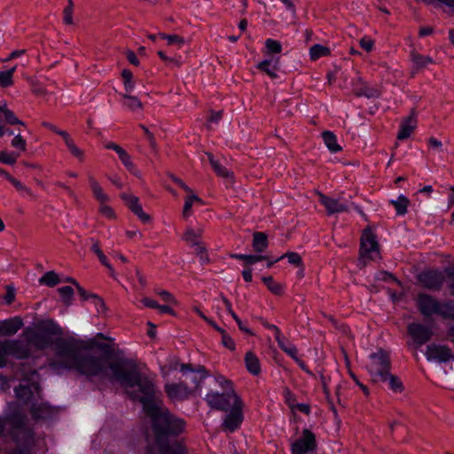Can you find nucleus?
I'll use <instances>...</instances> for the list:
<instances>
[{"label": "nucleus", "mask_w": 454, "mask_h": 454, "mask_svg": "<svg viewBox=\"0 0 454 454\" xmlns=\"http://www.w3.org/2000/svg\"><path fill=\"white\" fill-rule=\"evenodd\" d=\"M407 331L418 347L426 344L433 336L432 329L420 323H411Z\"/></svg>", "instance_id": "f8f14e48"}, {"label": "nucleus", "mask_w": 454, "mask_h": 454, "mask_svg": "<svg viewBox=\"0 0 454 454\" xmlns=\"http://www.w3.org/2000/svg\"><path fill=\"white\" fill-rule=\"evenodd\" d=\"M317 449L316 435L309 429H303L302 435L291 445L292 454H307Z\"/></svg>", "instance_id": "9b49d317"}, {"label": "nucleus", "mask_w": 454, "mask_h": 454, "mask_svg": "<svg viewBox=\"0 0 454 454\" xmlns=\"http://www.w3.org/2000/svg\"><path fill=\"white\" fill-rule=\"evenodd\" d=\"M417 120L414 113L412 112L411 115L406 117L400 125V130L397 134V138L400 140H403L408 138L416 127Z\"/></svg>", "instance_id": "412c9836"}, {"label": "nucleus", "mask_w": 454, "mask_h": 454, "mask_svg": "<svg viewBox=\"0 0 454 454\" xmlns=\"http://www.w3.org/2000/svg\"><path fill=\"white\" fill-rule=\"evenodd\" d=\"M216 382L223 387L225 388V390H231V388H233L231 381L225 379V377L219 375L216 377Z\"/></svg>", "instance_id": "338daca9"}, {"label": "nucleus", "mask_w": 454, "mask_h": 454, "mask_svg": "<svg viewBox=\"0 0 454 454\" xmlns=\"http://www.w3.org/2000/svg\"><path fill=\"white\" fill-rule=\"evenodd\" d=\"M16 397L24 403H29L34 396L32 387L28 385L20 384L14 388Z\"/></svg>", "instance_id": "cd10ccee"}, {"label": "nucleus", "mask_w": 454, "mask_h": 454, "mask_svg": "<svg viewBox=\"0 0 454 454\" xmlns=\"http://www.w3.org/2000/svg\"><path fill=\"white\" fill-rule=\"evenodd\" d=\"M232 318L235 320V322L237 323L238 326H239V329L246 333H248V334H253V333L250 331V329H248L244 324L243 322L241 321V319L238 317V315L236 313H232L231 315Z\"/></svg>", "instance_id": "0e129e2a"}, {"label": "nucleus", "mask_w": 454, "mask_h": 454, "mask_svg": "<svg viewBox=\"0 0 454 454\" xmlns=\"http://www.w3.org/2000/svg\"><path fill=\"white\" fill-rule=\"evenodd\" d=\"M330 55V49L321 44H315L309 49V56L312 60Z\"/></svg>", "instance_id": "58836bf2"}, {"label": "nucleus", "mask_w": 454, "mask_h": 454, "mask_svg": "<svg viewBox=\"0 0 454 454\" xmlns=\"http://www.w3.org/2000/svg\"><path fill=\"white\" fill-rule=\"evenodd\" d=\"M200 231H196L192 228H188L184 234V239L191 246L194 247L195 245H199V242H200Z\"/></svg>", "instance_id": "37998d69"}, {"label": "nucleus", "mask_w": 454, "mask_h": 454, "mask_svg": "<svg viewBox=\"0 0 454 454\" xmlns=\"http://www.w3.org/2000/svg\"><path fill=\"white\" fill-rule=\"evenodd\" d=\"M425 356L428 361L445 364L454 361V353L447 345L431 343L427 346Z\"/></svg>", "instance_id": "1a4fd4ad"}, {"label": "nucleus", "mask_w": 454, "mask_h": 454, "mask_svg": "<svg viewBox=\"0 0 454 454\" xmlns=\"http://www.w3.org/2000/svg\"><path fill=\"white\" fill-rule=\"evenodd\" d=\"M58 292L59 293L62 301L65 305L69 306L72 303L74 290L71 286H66L59 287L58 289Z\"/></svg>", "instance_id": "c03bdc74"}, {"label": "nucleus", "mask_w": 454, "mask_h": 454, "mask_svg": "<svg viewBox=\"0 0 454 454\" xmlns=\"http://www.w3.org/2000/svg\"><path fill=\"white\" fill-rule=\"evenodd\" d=\"M67 147L74 157L77 158L80 161L83 160L84 153L75 145L74 140L67 145Z\"/></svg>", "instance_id": "5fc2aeb1"}, {"label": "nucleus", "mask_w": 454, "mask_h": 454, "mask_svg": "<svg viewBox=\"0 0 454 454\" xmlns=\"http://www.w3.org/2000/svg\"><path fill=\"white\" fill-rule=\"evenodd\" d=\"M8 356L18 360L27 359L32 355V349L27 340L22 339H6L4 340Z\"/></svg>", "instance_id": "9d476101"}, {"label": "nucleus", "mask_w": 454, "mask_h": 454, "mask_svg": "<svg viewBox=\"0 0 454 454\" xmlns=\"http://www.w3.org/2000/svg\"><path fill=\"white\" fill-rule=\"evenodd\" d=\"M164 390L171 401H184L192 394V388L188 387L185 382L167 383Z\"/></svg>", "instance_id": "ddd939ff"}, {"label": "nucleus", "mask_w": 454, "mask_h": 454, "mask_svg": "<svg viewBox=\"0 0 454 454\" xmlns=\"http://www.w3.org/2000/svg\"><path fill=\"white\" fill-rule=\"evenodd\" d=\"M159 37L167 40L168 45H176L177 48H182L185 43L184 37L178 35H167L160 33L159 34Z\"/></svg>", "instance_id": "a19ab883"}, {"label": "nucleus", "mask_w": 454, "mask_h": 454, "mask_svg": "<svg viewBox=\"0 0 454 454\" xmlns=\"http://www.w3.org/2000/svg\"><path fill=\"white\" fill-rule=\"evenodd\" d=\"M8 352L4 340H0V369L5 368L8 365ZM8 385V379L6 376L0 373V386L4 388Z\"/></svg>", "instance_id": "393cba45"}, {"label": "nucleus", "mask_w": 454, "mask_h": 454, "mask_svg": "<svg viewBox=\"0 0 454 454\" xmlns=\"http://www.w3.org/2000/svg\"><path fill=\"white\" fill-rule=\"evenodd\" d=\"M6 179H7V180L12 184H13V186H14L18 191H24V192H26L28 195H31V194H32V192H31L30 189H28L27 187L24 186L20 181H19L18 179L14 178L13 176H12L10 174H6Z\"/></svg>", "instance_id": "4d7b16f0"}, {"label": "nucleus", "mask_w": 454, "mask_h": 454, "mask_svg": "<svg viewBox=\"0 0 454 454\" xmlns=\"http://www.w3.org/2000/svg\"><path fill=\"white\" fill-rule=\"evenodd\" d=\"M121 76L124 81V87H125L126 92H131L135 86V83L132 80V78H133L132 72L130 70L124 69L121 73Z\"/></svg>", "instance_id": "de8ad7c7"}, {"label": "nucleus", "mask_w": 454, "mask_h": 454, "mask_svg": "<svg viewBox=\"0 0 454 454\" xmlns=\"http://www.w3.org/2000/svg\"><path fill=\"white\" fill-rule=\"evenodd\" d=\"M262 280L272 294L277 295H281L283 294V285L276 282L271 276L263 277Z\"/></svg>", "instance_id": "c9c22d12"}, {"label": "nucleus", "mask_w": 454, "mask_h": 454, "mask_svg": "<svg viewBox=\"0 0 454 454\" xmlns=\"http://www.w3.org/2000/svg\"><path fill=\"white\" fill-rule=\"evenodd\" d=\"M76 289L78 291L79 295L81 296L82 301H86L90 298H92L96 301V304H100L102 307L105 306L103 300L96 294H89L83 287L80 285H77Z\"/></svg>", "instance_id": "a18cd8bd"}, {"label": "nucleus", "mask_w": 454, "mask_h": 454, "mask_svg": "<svg viewBox=\"0 0 454 454\" xmlns=\"http://www.w3.org/2000/svg\"><path fill=\"white\" fill-rule=\"evenodd\" d=\"M390 203L395 207L397 215H403L407 212L410 200L403 195H400L396 200H391Z\"/></svg>", "instance_id": "4c0bfd02"}, {"label": "nucleus", "mask_w": 454, "mask_h": 454, "mask_svg": "<svg viewBox=\"0 0 454 454\" xmlns=\"http://www.w3.org/2000/svg\"><path fill=\"white\" fill-rule=\"evenodd\" d=\"M222 335V343L223 345L229 348L230 350H234L235 349V342L233 340V339L228 335V333L226 332H224V333L221 334Z\"/></svg>", "instance_id": "bf43d9fd"}, {"label": "nucleus", "mask_w": 454, "mask_h": 454, "mask_svg": "<svg viewBox=\"0 0 454 454\" xmlns=\"http://www.w3.org/2000/svg\"><path fill=\"white\" fill-rule=\"evenodd\" d=\"M17 66L10 68L7 71L0 72V87L7 88L13 84V74L15 73Z\"/></svg>", "instance_id": "ea45409f"}, {"label": "nucleus", "mask_w": 454, "mask_h": 454, "mask_svg": "<svg viewBox=\"0 0 454 454\" xmlns=\"http://www.w3.org/2000/svg\"><path fill=\"white\" fill-rule=\"evenodd\" d=\"M231 258L245 261L247 264H254L258 262L264 260L266 257L263 255L255 254H231Z\"/></svg>", "instance_id": "79ce46f5"}, {"label": "nucleus", "mask_w": 454, "mask_h": 454, "mask_svg": "<svg viewBox=\"0 0 454 454\" xmlns=\"http://www.w3.org/2000/svg\"><path fill=\"white\" fill-rule=\"evenodd\" d=\"M416 306L426 317L439 316L442 319L454 321V300H438L436 297L419 293L415 299Z\"/></svg>", "instance_id": "20e7f679"}, {"label": "nucleus", "mask_w": 454, "mask_h": 454, "mask_svg": "<svg viewBox=\"0 0 454 454\" xmlns=\"http://www.w3.org/2000/svg\"><path fill=\"white\" fill-rule=\"evenodd\" d=\"M245 364L247 371L253 375H258L261 372V365L258 357L253 352H247L245 355Z\"/></svg>", "instance_id": "bb28decb"}, {"label": "nucleus", "mask_w": 454, "mask_h": 454, "mask_svg": "<svg viewBox=\"0 0 454 454\" xmlns=\"http://www.w3.org/2000/svg\"><path fill=\"white\" fill-rule=\"evenodd\" d=\"M12 146L19 149L20 151H26L27 149V142L26 140L20 136V134L16 135L12 140Z\"/></svg>", "instance_id": "6e6d98bb"}, {"label": "nucleus", "mask_w": 454, "mask_h": 454, "mask_svg": "<svg viewBox=\"0 0 454 454\" xmlns=\"http://www.w3.org/2000/svg\"><path fill=\"white\" fill-rule=\"evenodd\" d=\"M59 282H60V279H59L58 274L52 270L46 272L39 278V283L41 285H44L49 287H53V286H57Z\"/></svg>", "instance_id": "e433bc0d"}, {"label": "nucleus", "mask_w": 454, "mask_h": 454, "mask_svg": "<svg viewBox=\"0 0 454 454\" xmlns=\"http://www.w3.org/2000/svg\"><path fill=\"white\" fill-rule=\"evenodd\" d=\"M318 197L320 203L325 207L328 215L342 213L348 210V205L339 200L328 197L321 192L318 193Z\"/></svg>", "instance_id": "f3484780"}, {"label": "nucleus", "mask_w": 454, "mask_h": 454, "mask_svg": "<svg viewBox=\"0 0 454 454\" xmlns=\"http://www.w3.org/2000/svg\"><path fill=\"white\" fill-rule=\"evenodd\" d=\"M21 336L27 340L30 348L33 346L38 350H43L53 344L55 355L59 359L50 364L53 370H75L89 378L98 377L117 381L126 389L137 387V390L127 391L131 399L133 394L143 395L144 379L153 383V380L142 373L131 360L108 362L105 358L85 352L89 346L80 339L57 338L52 341L35 328H27Z\"/></svg>", "instance_id": "f257e3e1"}, {"label": "nucleus", "mask_w": 454, "mask_h": 454, "mask_svg": "<svg viewBox=\"0 0 454 454\" xmlns=\"http://www.w3.org/2000/svg\"><path fill=\"white\" fill-rule=\"evenodd\" d=\"M68 4L65 7L63 11V20L67 25H72L73 21V11H74V3L72 0H67Z\"/></svg>", "instance_id": "09e8293b"}, {"label": "nucleus", "mask_w": 454, "mask_h": 454, "mask_svg": "<svg viewBox=\"0 0 454 454\" xmlns=\"http://www.w3.org/2000/svg\"><path fill=\"white\" fill-rule=\"evenodd\" d=\"M18 154L14 153H7L0 151V162L7 165H12L17 161Z\"/></svg>", "instance_id": "8fccbe9b"}, {"label": "nucleus", "mask_w": 454, "mask_h": 454, "mask_svg": "<svg viewBox=\"0 0 454 454\" xmlns=\"http://www.w3.org/2000/svg\"><path fill=\"white\" fill-rule=\"evenodd\" d=\"M411 59L418 68H424L427 65L434 63V60L429 56L421 55L416 51H412L410 54Z\"/></svg>", "instance_id": "473e14b6"}, {"label": "nucleus", "mask_w": 454, "mask_h": 454, "mask_svg": "<svg viewBox=\"0 0 454 454\" xmlns=\"http://www.w3.org/2000/svg\"><path fill=\"white\" fill-rule=\"evenodd\" d=\"M284 393L286 403L288 404L289 407L293 408L295 405L296 401L294 395L291 393V391L288 388L285 389Z\"/></svg>", "instance_id": "774afa93"}, {"label": "nucleus", "mask_w": 454, "mask_h": 454, "mask_svg": "<svg viewBox=\"0 0 454 454\" xmlns=\"http://www.w3.org/2000/svg\"><path fill=\"white\" fill-rule=\"evenodd\" d=\"M418 281L427 290L440 291L445 282V275L439 270H427L419 274Z\"/></svg>", "instance_id": "6e6552de"}, {"label": "nucleus", "mask_w": 454, "mask_h": 454, "mask_svg": "<svg viewBox=\"0 0 454 454\" xmlns=\"http://www.w3.org/2000/svg\"><path fill=\"white\" fill-rule=\"evenodd\" d=\"M359 44L367 52H370L373 48V42L370 38L363 37L360 40Z\"/></svg>", "instance_id": "69168bd1"}, {"label": "nucleus", "mask_w": 454, "mask_h": 454, "mask_svg": "<svg viewBox=\"0 0 454 454\" xmlns=\"http://www.w3.org/2000/svg\"><path fill=\"white\" fill-rule=\"evenodd\" d=\"M208 161L210 162V165L215 174L221 177H229L231 176V173L228 171V169L220 163L218 160H215L214 155L211 153H206Z\"/></svg>", "instance_id": "7c9ffc66"}, {"label": "nucleus", "mask_w": 454, "mask_h": 454, "mask_svg": "<svg viewBox=\"0 0 454 454\" xmlns=\"http://www.w3.org/2000/svg\"><path fill=\"white\" fill-rule=\"evenodd\" d=\"M30 414L35 420L48 418L51 414V407L46 403L32 404Z\"/></svg>", "instance_id": "b1692460"}, {"label": "nucleus", "mask_w": 454, "mask_h": 454, "mask_svg": "<svg viewBox=\"0 0 454 454\" xmlns=\"http://www.w3.org/2000/svg\"><path fill=\"white\" fill-rule=\"evenodd\" d=\"M276 341L278 342V347L293 359L298 356V349L296 346L288 341L285 337L281 336Z\"/></svg>", "instance_id": "2f4dec72"}, {"label": "nucleus", "mask_w": 454, "mask_h": 454, "mask_svg": "<svg viewBox=\"0 0 454 454\" xmlns=\"http://www.w3.org/2000/svg\"><path fill=\"white\" fill-rule=\"evenodd\" d=\"M370 362L367 364V370L375 382H380L390 372L391 362L387 352L379 349L369 356Z\"/></svg>", "instance_id": "39448f33"}, {"label": "nucleus", "mask_w": 454, "mask_h": 454, "mask_svg": "<svg viewBox=\"0 0 454 454\" xmlns=\"http://www.w3.org/2000/svg\"><path fill=\"white\" fill-rule=\"evenodd\" d=\"M354 94L357 97L373 98L378 96V90L367 86L360 77L352 82Z\"/></svg>", "instance_id": "aec40b11"}, {"label": "nucleus", "mask_w": 454, "mask_h": 454, "mask_svg": "<svg viewBox=\"0 0 454 454\" xmlns=\"http://www.w3.org/2000/svg\"><path fill=\"white\" fill-rule=\"evenodd\" d=\"M98 258L99 260V262L105 266L107 268L108 271H109V274L112 278H115V271L113 268V266L109 263V261L107 259V257L105 255V254H101L99 255H98Z\"/></svg>", "instance_id": "052dcab7"}, {"label": "nucleus", "mask_w": 454, "mask_h": 454, "mask_svg": "<svg viewBox=\"0 0 454 454\" xmlns=\"http://www.w3.org/2000/svg\"><path fill=\"white\" fill-rule=\"evenodd\" d=\"M88 179L95 199L99 202V204L106 203L109 200V197L106 193H105L99 183L92 176H89Z\"/></svg>", "instance_id": "5701e85b"}, {"label": "nucleus", "mask_w": 454, "mask_h": 454, "mask_svg": "<svg viewBox=\"0 0 454 454\" xmlns=\"http://www.w3.org/2000/svg\"><path fill=\"white\" fill-rule=\"evenodd\" d=\"M35 329L50 339H51L52 336L61 335L63 333L60 326L51 319L38 322Z\"/></svg>", "instance_id": "a211bd4d"}, {"label": "nucleus", "mask_w": 454, "mask_h": 454, "mask_svg": "<svg viewBox=\"0 0 454 454\" xmlns=\"http://www.w3.org/2000/svg\"><path fill=\"white\" fill-rule=\"evenodd\" d=\"M278 61L275 62V64H272V59H265L262 62H260L257 66V68L261 70L262 72L266 73L270 77L276 78L278 67H277Z\"/></svg>", "instance_id": "f704fd0d"}, {"label": "nucleus", "mask_w": 454, "mask_h": 454, "mask_svg": "<svg viewBox=\"0 0 454 454\" xmlns=\"http://www.w3.org/2000/svg\"><path fill=\"white\" fill-rule=\"evenodd\" d=\"M129 93L130 92H125L121 94L122 106L132 112L142 109L143 105L141 101Z\"/></svg>", "instance_id": "a878e982"}, {"label": "nucleus", "mask_w": 454, "mask_h": 454, "mask_svg": "<svg viewBox=\"0 0 454 454\" xmlns=\"http://www.w3.org/2000/svg\"><path fill=\"white\" fill-rule=\"evenodd\" d=\"M181 372L185 375L192 373L190 379L193 383V387H200L201 382L208 377V372L203 365L193 366L192 364H182L180 365Z\"/></svg>", "instance_id": "2eb2a0df"}, {"label": "nucleus", "mask_w": 454, "mask_h": 454, "mask_svg": "<svg viewBox=\"0 0 454 454\" xmlns=\"http://www.w3.org/2000/svg\"><path fill=\"white\" fill-rule=\"evenodd\" d=\"M205 401L213 409L227 411L234 404L239 403L241 399L234 389L231 388L222 394L211 391L206 395Z\"/></svg>", "instance_id": "423d86ee"}, {"label": "nucleus", "mask_w": 454, "mask_h": 454, "mask_svg": "<svg viewBox=\"0 0 454 454\" xmlns=\"http://www.w3.org/2000/svg\"><path fill=\"white\" fill-rule=\"evenodd\" d=\"M380 382H387L389 388L395 393H401L403 390V385L401 380L390 373V372L387 374L384 380H380Z\"/></svg>", "instance_id": "72a5a7b5"}, {"label": "nucleus", "mask_w": 454, "mask_h": 454, "mask_svg": "<svg viewBox=\"0 0 454 454\" xmlns=\"http://www.w3.org/2000/svg\"><path fill=\"white\" fill-rule=\"evenodd\" d=\"M121 198L142 223H147L151 221L150 215L144 212L138 197L129 193H121Z\"/></svg>", "instance_id": "dca6fc26"}, {"label": "nucleus", "mask_w": 454, "mask_h": 454, "mask_svg": "<svg viewBox=\"0 0 454 454\" xmlns=\"http://www.w3.org/2000/svg\"><path fill=\"white\" fill-rule=\"evenodd\" d=\"M321 382H322L323 391L325 393V395L327 403L330 406V409L334 414H336V408L333 404V400L330 397V390H329L325 377L324 375H321Z\"/></svg>", "instance_id": "3c124183"}, {"label": "nucleus", "mask_w": 454, "mask_h": 454, "mask_svg": "<svg viewBox=\"0 0 454 454\" xmlns=\"http://www.w3.org/2000/svg\"><path fill=\"white\" fill-rule=\"evenodd\" d=\"M322 138L325 145L331 153H338L342 150L341 146L337 142V137L333 132L326 130L322 133Z\"/></svg>", "instance_id": "c85d7f7f"}, {"label": "nucleus", "mask_w": 454, "mask_h": 454, "mask_svg": "<svg viewBox=\"0 0 454 454\" xmlns=\"http://www.w3.org/2000/svg\"><path fill=\"white\" fill-rule=\"evenodd\" d=\"M253 248L257 253L265 251L268 247V238L264 232L256 231L253 235Z\"/></svg>", "instance_id": "c756f323"}, {"label": "nucleus", "mask_w": 454, "mask_h": 454, "mask_svg": "<svg viewBox=\"0 0 454 454\" xmlns=\"http://www.w3.org/2000/svg\"><path fill=\"white\" fill-rule=\"evenodd\" d=\"M286 257L291 264L299 266L301 263V257L299 254L294 252L286 253V254L278 258L275 262H278L280 259Z\"/></svg>", "instance_id": "864d4df0"}, {"label": "nucleus", "mask_w": 454, "mask_h": 454, "mask_svg": "<svg viewBox=\"0 0 454 454\" xmlns=\"http://www.w3.org/2000/svg\"><path fill=\"white\" fill-rule=\"evenodd\" d=\"M99 212L108 219H113L115 217V214L113 208L107 206L106 203L100 204Z\"/></svg>", "instance_id": "680f3d73"}, {"label": "nucleus", "mask_w": 454, "mask_h": 454, "mask_svg": "<svg viewBox=\"0 0 454 454\" xmlns=\"http://www.w3.org/2000/svg\"><path fill=\"white\" fill-rule=\"evenodd\" d=\"M9 412L0 416V436L8 426L7 434L14 444L5 454H35L36 436L35 428L17 404H9Z\"/></svg>", "instance_id": "7ed1b4c3"}, {"label": "nucleus", "mask_w": 454, "mask_h": 454, "mask_svg": "<svg viewBox=\"0 0 454 454\" xmlns=\"http://www.w3.org/2000/svg\"><path fill=\"white\" fill-rule=\"evenodd\" d=\"M265 46L270 53H280L282 51L281 43L273 39H267Z\"/></svg>", "instance_id": "603ef678"}, {"label": "nucleus", "mask_w": 454, "mask_h": 454, "mask_svg": "<svg viewBox=\"0 0 454 454\" xmlns=\"http://www.w3.org/2000/svg\"><path fill=\"white\" fill-rule=\"evenodd\" d=\"M0 119L1 122L4 124L25 126V122L20 120L15 114L7 107L5 103L4 106H0Z\"/></svg>", "instance_id": "4be33fe9"}, {"label": "nucleus", "mask_w": 454, "mask_h": 454, "mask_svg": "<svg viewBox=\"0 0 454 454\" xmlns=\"http://www.w3.org/2000/svg\"><path fill=\"white\" fill-rule=\"evenodd\" d=\"M243 403L240 401L239 403L234 404L226 415L223 427L229 432H234L237 430L243 421Z\"/></svg>", "instance_id": "4468645a"}, {"label": "nucleus", "mask_w": 454, "mask_h": 454, "mask_svg": "<svg viewBox=\"0 0 454 454\" xmlns=\"http://www.w3.org/2000/svg\"><path fill=\"white\" fill-rule=\"evenodd\" d=\"M122 164L126 167V168L133 175L139 176L140 172L137 169L136 166L132 162L130 156L128 153H125L123 156L120 158Z\"/></svg>", "instance_id": "49530a36"}, {"label": "nucleus", "mask_w": 454, "mask_h": 454, "mask_svg": "<svg viewBox=\"0 0 454 454\" xmlns=\"http://www.w3.org/2000/svg\"><path fill=\"white\" fill-rule=\"evenodd\" d=\"M379 258L380 250L376 236L370 231H364L360 242V260L366 264L367 261H374Z\"/></svg>", "instance_id": "0eeeda50"}, {"label": "nucleus", "mask_w": 454, "mask_h": 454, "mask_svg": "<svg viewBox=\"0 0 454 454\" xmlns=\"http://www.w3.org/2000/svg\"><path fill=\"white\" fill-rule=\"evenodd\" d=\"M155 293L159 296H160V298L162 299L163 301H165L167 303L174 304V305L177 303L175 297L168 291L162 290V291H156Z\"/></svg>", "instance_id": "13d9d810"}, {"label": "nucleus", "mask_w": 454, "mask_h": 454, "mask_svg": "<svg viewBox=\"0 0 454 454\" xmlns=\"http://www.w3.org/2000/svg\"><path fill=\"white\" fill-rule=\"evenodd\" d=\"M23 325L22 319L19 317L4 320L0 324V335H14Z\"/></svg>", "instance_id": "6ab92c4d"}, {"label": "nucleus", "mask_w": 454, "mask_h": 454, "mask_svg": "<svg viewBox=\"0 0 454 454\" xmlns=\"http://www.w3.org/2000/svg\"><path fill=\"white\" fill-rule=\"evenodd\" d=\"M143 395L133 394L132 399L139 401L145 411L152 419V429L155 445L160 454H184L183 445L174 440L184 430L185 422L170 413L161 400L156 398L154 383L143 380ZM148 454H154L153 447L147 448Z\"/></svg>", "instance_id": "f03ea898"}, {"label": "nucleus", "mask_w": 454, "mask_h": 454, "mask_svg": "<svg viewBox=\"0 0 454 454\" xmlns=\"http://www.w3.org/2000/svg\"><path fill=\"white\" fill-rule=\"evenodd\" d=\"M448 288L452 296H454V267L447 270Z\"/></svg>", "instance_id": "e2e57ef3"}]
</instances>
